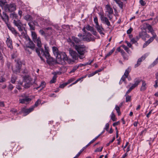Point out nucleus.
Instances as JSON below:
<instances>
[{"label": "nucleus", "instance_id": "nucleus-16", "mask_svg": "<svg viewBox=\"0 0 158 158\" xmlns=\"http://www.w3.org/2000/svg\"><path fill=\"white\" fill-rule=\"evenodd\" d=\"M95 28L101 34H104L103 33V31L104 30V28L102 27L101 25H100L98 24L95 26Z\"/></svg>", "mask_w": 158, "mask_h": 158}, {"label": "nucleus", "instance_id": "nucleus-54", "mask_svg": "<svg viewBox=\"0 0 158 158\" xmlns=\"http://www.w3.org/2000/svg\"><path fill=\"white\" fill-rule=\"evenodd\" d=\"M139 2L141 5L143 6H144L146 3L143 0H140Z\"/></svg>", "mask_w": 158, "mask_h": 158}, {"label": "nucleus", "instance_id": "nucleus-63", "mask_svg": "<svg viewBox=\"0 0 158 158\" xmlns=\"http://www.w3.org/2000/svg\"><path fill=\"white\" fill-rule=\"evenodd\" d=\"M123 48L126 51H127L128 48L125 45H123L122 46Z\"/></svg>", "mask_w": 158, "mask_h": 158}, {"label": "nucleus", "instance_id": "nucleus-52", "mask_svg": "<svg viewBox=\"0 0 158 158\" xmlns=\"http://www.w3.org/2000/svg\"><path fill=\"white\" fill-rule=\"evenodd\" d=\"M150 43L148 42V41H146L143 46V47L144 48L146 47Z\"/></svg>", "mask_w": 158, "mask_h": 158}, {"label": "nucleus", "instance_id": "nucleus-30", "mask_svg": "<svg viewBox=\"0 0 158 158\" xmlns=\"http://www.w3.org/2000/svg\"><path fill=\"white\" fill-rule=\"evenodd\" d=\"M93 61V60L91 61H89L88 62L85 63L84 64H80L78 66H79H79L80 67H82L83 66H85L86 65H90L92 63V62Z\"/></svg>", "mask_w": 158, "mask_h": 158}, {"label": "nucleus", "instance_id": "nucleus-2", "mask_svg": "<svg viewBox=\"0 0 158 158\" xmlns=\"http://www.w3.org/2000/svg\"><path fill=\"white\" fill-rule=\"evenodd\" d=\"M24 81L25 83L23 85L24 88L27 89L29 88L32 85H37V82L35 80L33 81V79L29 76H26L24 77Z\"/></svg>", "mask_w": 158, "mask_h": 158}, {"label": "nucleus", "instance_id": "nucleus-11", "mask_svg": "<svg viewBox=\"0 0 158 158\" xmlns=\"http://www.w3.org/2000/svg\"><path fill=\"white\" fill-rule=\"evenodd\" d=\"M13 23L15 25L18 27L19 30L20 31H22L23 30L22 28V24L20 21L18 19L17 20H14Z\"/></svg>", "mask_w": 158, "mask_h": 158}, {"label": "nucleus", "instance_id": "nucleus-33", "mask_svg": "<svg viewBox=\"0 0 158 158\" xmlns=\"http://www.w3.org/2000/svg\"><path fill=\"white\" fill-rule=\"evenodd\" d=\"M148 29L152 34H156L153 32V29L152 28V27L150 25H149L148 26Z\"/></svg>", "mask_w": 158, "mask_h": 158}, {"label": "nucleus", "instance_id": "nucleus-27", "mask_svg": "<svg viewBox=\"0 0 158 158\" xmlns=\"http://www.w3.org/2000/svg\"><path fill=\"white\" fill-rule=\"evenodd\" d=\"M28 25L30 27V29L31 30H34L35 29V26L33 23L30 22L28 23Z\"/></svg>", "mask_w": 158, "mask_h": 158}, {"label": "nucleus", "instance_id": "nucleus-22", "mask_svg": "<svg viewBox=\"0 0 158 158\" xmlns=\"http://www.w3.org/2000/svg\"><path fill=\"white\" fill-rule=\"evenodd\" d=\"M28 45H26L27 46H29L31 47L32 48H35V44L33 43V42L31 40L30 38H28Z\"/></svg>", "mask_w": 158, "mask_h": 158}, {"label": "nucleus", "instance_id": "nucleus-44", "mask_svg": "<svg viewBox=\"0 0 158 158\" xmlns=\"http://www.w3.org/2000/svg\"><path fill=\"white\" fill-rule=\"evenodd\" d=\"M16 77L15 76H13L12 77L11 79V82L12 83H14L16 80Z\"/></svg>", "mask_w": 158, "mask_h": 158}, {"label": "nucleus", "instance_id": "nucleus-34", "mask_svg": "<svg viewBox=\"0 0 158 158\" xmlns=\"http://www.w3.org/2000/svg\"><path fill=\"white\" fill-rule=\"evenodd\" d=\"M115 48H113L111 50L110 52H109L106 55V57H107V56H110L113 52L115 51Z\"/></svg>", "mask_w": 158, "mask_h": 158}, {"label": "nucleus", "instance_id": "nucleus-19", "mask_svg": "<svg viewBox=\"0 0 158 158\" xmlns=\"http://www.w3.org/2000/svg\"><path fill=\"white\" fill-rule=\"evenodd\" d=\"M24 48L27 52V53H28L29 54H31L32 51H33L35 48H32L29 46H27L26 45L24 47Z\"/></svg>", "mask_w": 158, "mask_h": 158}, {"label": "nucleus", "instance_id": "nucleus-13", "mask_svg": "<svg viewBox=\"0 0 158 158\" xmlns=\"http://www.w3.org/2000/svg\"><path fill=\"white\" fill-rule=\"evenodd\" d=\"M141 80L139 78H136L135 80V83L132 84L130 88L132 90L135 88L137 87L141 81Z\"/></svg>", "mask_w": 158, "mask_h": 158}, {"label": "nucleus", "instance_id": "nucleus-46", "mask_svg": "<svg viewBox=\"0 0 158 158\" xmlns=\"http://www.w3.org/2000/svg\"><path fill=\"white\" fill-rule=\"evenodd\" d=\"M100 135H99L98 136L96 137L95 138H94V139H93L92 140H91L88 144V145L90 144L91 143H93V142H94L96 140L97 138Z\"/></svg>", "mask_w": 158, "mask_h": 158}, {"label": "nucleus", "instance_id": "nucleus-9", "mask_svg": "<svg viewBox=\"0 0 158 158\" xmlns=\"http://www.w3.org/2000/svg\"><path fill=\"white\" fill-rule=\"evenodd\" d=\"M6 11L9 12H12L16 10V6L13 3L7 4L5 7Z\"/></svg>", "mask_w": 158, "mask_h": 158}, {"label": "nucleus", "instance_id": "nucleus-60", "mask_svg": "<svg viewBox=\"0 0 158 158\" xmlns=\"http://www.w3.org/2000/svg\"><path fill=\"white\" fill-rule=\"evenodd\" d=\"M109 124L108 123H107L106 125V127L105 129L106 130V131H108L109 129Z\"/></svg>", "mask_w": 158, "mask_h": 158}, {"label": "nucleus", "instance_id": "nucleus-12", "mask_svg": "<svg viewBox=\"0 0 158 158\" xmlns=\"http://www.w3.org/2000/svg\"><path fill=\"white\" fill-rule=\"evenodd\" d=\"M31 100V99L29 97H26L23 98H20L19 99V102L21 103L27 104Z\"/></svg>", "mask_w": 158, "mask_h": 158}, {"label": "nucleus", "instance_id": "nucleus-15", "mask_svg": "<svg viewBox=\"0 0 158 158\" xmlns=\"http://www.w3.org/2000/svg\"><path fill=\"white\" fill-rule=\"evenodd\" d=\"M34 108V106H32L31 107L28 109H26L25 108H22V110L23 112L27 114L33 111Z\"/></svg>", "mask_w": 158, "mask_h": 158}, {"label": "nucleus", "instance_id": "nucleus-62", "mask_svg": "<svg viewBox=\"0 0 158 158\" xmlns=\"http://www.w3.org/2000/svg\"><path fill=\"white\" fill-rule=\"evenodd\" d=\"M131 42L133 43L134 44L137 42L134 38H132L131 39Z\"/></svg>", "mask_w": 158, "mask_h": 158}, {"label": "nucleus", "instance_id": "nucleus-43", "mask_svg": "<svg viewBox=\"0 0 158 158\" xmlns=\"http://www.w3.org/2000/svg\"><path fill=\"white\" fill-rule=\"evenodd\" d=\"M40 103V101L39 99L37 101L35 102L34 105L33 106H34V107H37L38 105Z\"/></svg>", "mask_w": 158, "mask_h": 158}, {"label": "nucleus", "instance_id": "nucleus-28", "mask_svg": "<svg viewBox=\"0 0 158 158\" xmlns=\"http://www.w3.org/2000/svg\"><path fill=\"white\" fill-rule=\"evenodd\" d=\"M45 83L44 82H42L40 85L38 87L36 88V89H38L39 88L42 87L41 89H43L45 86Z\"/></svg>", "mask_w": 158, "mask_h": 158}, {"label": "nucleus", "instance_id": "nucleus-35", "mask_svg": "<svg viewBox=\"0 0 158 158\" xmlns=\"http://www.w3.org/2000/svg\"><path fill=\"white\" fill-rule=\"evenodd\" d=\"M158 63V60H155L153 62L152 64L151 65H150L149 67L150 68H151L154 66L156 64Z\"/></svg>", "mask_w": 158, "mask_h": 158}, {"label": "nucleus", "instance_id": "nucleus-49", "mask_svg": "<svg viewBox=\"0 0 158 158\" xmlns=\"http://www.w3.org/2000/svg\"><path fill=\"white\" fill-rule=\"evenodd\" d=\"M131 97L130 96H129V95L126 96V102H128L129 101H130L131 100Z\"/></svg>", "mask_w": 158, "mask_h": 158}, {"label": "nucleus", "instance_id": "nucleus-38", "mask_svg": "<svg viewBox=\"0 0 158 158\" xmlns=\"http://www.w3.org/2000/svg\"><path fill=\"white\" fill-rule=\"evenodd\" d=\"M142 62V60H138L137 63L135 65V67L136 68L138 67L141 64Z\"/></svg>", "mask_w": 158, "mask_h": 158}, {"label": "nucleus", "instance_id": "nucleus-4", "mask_svg": "<svg viewBox=\"0 0 158 158\" xmlns=\"http://www.w3.org/2000/svg\"><path fill=\"white\" fill-rule=\"evenodd\" d=\"M74 48L79 54L78 56L79 58L80 59L84 58L85 57L84 54L86 52L85 46L83 45H76Z\"/></svg>", "mask_w": 158, "mask_h": 158}, {"label": "nucleus", "instance_id": "nucleus-55", "mask_svg": "<svg viewBox=\"0 0 158 158\" xmlns=\"http://www.w3.org/2000/svg\"><path fill=\"white\" fill-rule=\"evenodd\" d=\"M125 43H126L128 47L129 48H131V47L132 45L129 42L127 41H125Z\"/></svg>", "mask_w": 158, "mask_h": 158}, {"label": "nucleus", "instance_id": "nucleus-1", "mask_svg": "<svg viewBox=\"0 0 158 158\" xmlns=\"http://www.w3.org/2000/svg\"><path fill=\"white\" fill-rule=\"evenodd\" d=\"M52 49L53 52L56 59H67V56L65 52H60L58 48L55 47H53Z\"/></svg>", "mask_w": 158, "mask_h": 158}, {"label": "nucleus", "instance_id": "nucleus-8", "mask_svg": "<svg viewBox=\"0 0 158 158\" xmlns=\"http://www.w3.org/2000/svg\"><path fill=\"white\" fill-rule=\"evenodd\" d=\"M101 21L102 22L106 24L108 26H110V23L108 20V18L104 16V12L103 10L101 11L98 13Z\"/></svg>", "mask_w": 158, "mask_h": 158}, {"label": "nucleus", "instance_id": "nucleus-37", "mask_svg": "<svg viewBox=\"0 0 158 158\" xmlns=\"http://www.w3.org/2000/svg\"><path fill=\"white\" fill-rule=\"evenodd\" d=\"M73 40L74 41L77 43H79L80 42V40L78 38L74 37H72Z\"/></svg>", "mask_w": 158, "mask_h": 158}, {"label": "nucleus", "instance_id": "nucleus-39", "mask_svg": "<svg viewBox=\"0 0 158 158\" xmlns=\"http://www.w3.org/2000/svg\"><path fill=\"white\" fill-rule=\"evenodd\" d=\"M86 29L88 31H93V29H94V28L89 26V25H87L85 27Z\"/></svg>", "mask_w": 158, "mask_h": 158}, {"label": "nucleus", "instance_id": "nucleus-50", "mask_svg": "<svg viewBox=\"0 0 158 158\" xmlns=\"http://www.w3.org/2000/svg\"><path fill=\"white\" fill-rule=\"evenodd\" d=\"M52 74L54 75V76H56L57 75L61 74V73L59 72H54L52 73Z\"/></svg>", "mask_w": 158, "mask_h": 158}, {"label": "nucleus", "instance_id": "nucleus-64", "mask_svg": "<svg viewBox=\"0 0 158 158\" xmlns=\"http://www.w3.org/2000/svg\"><path fill=\"white\" fill-rule=\"evenodd\" d=\"M0 2L2 4H4L6 3V0H0Z\"/></svg>", "mask_w": 158, "mask_h": 158}, {"label": "nucleus", "instance_id": "nucleus-3", "mask_svg": "<svg viewBox=\"0 0 158 158\" xmlns=\"http://www.w3.org/2000/svg\"><path fill=\"white\" fill-rule=\"evenodd\" d=\"M47 63L50 65H52L56 64L64 65L66 62L69 64L72 63L74 62V60H47Z\"/></svg>", "mask_w": 158, "mask_h": 158}, {"label": "nucleus", "instance_id": "nucleus-31", "mask_svg": "<svg viewBox=\"0 0 158 158\" xmlns=\"http://www.w3.org/2000/svg\"><path fill=\"white\" fill-rule=\"evenodd\" d=\"M153 36L151 38H150L148 41V42L150 43L152 42L154 40V39L156 37V34H152Z\"/></svg>", "mask_w": 158, "mask_h": 158}, {"label": "nucleus", "instance_id": "nucleus-53", "mask_svg": "<svg viewBox=\"0 0 158 158\" xmlns=\"http://www.w3.org/2000/svg\"><path fill=\"white\" fill-rule=\"evenodd\" d=\"M6 81V79L5 78L2 77H0V82H4Z\"/></svg>", "mask_w": 158, "mask_h": 158}, {"label": "nucleus", "instance_id": "nucleus-18", "mask_svg": "<svg viewBox=\"0 0 158 158\" xmlns=\"http://www.w3.org/2000/svg\"><path fill=\"white\" fill-rule=\"evenodd\" d=\"M142 81V84L140 88V90L141 91H145L147 88V84L146 82L144 80L141 81Z\"/></svg>", "mask_w": 158, "mask_h": 158}, {"label": "nucleus", "instance_id": "nucleus-48", "mask_svg": "<svg viewBox=\"0 0 158 158\" xmlns=\"http://www.w3.org/2000/svg\"><path fill=\"white\" fill-rule=\"evenodd\" d=\"M103 147L101 148H97L94 151L95 152H101L102 150Z\"/></svg>", "mask_w": 158, "mask_h": 158}, {"label": "nucleus", "instance_id": "nucleus-56", "mask_svg": "<svg viewBox=\"0 0 158 158\" xmlns=\"http://www.w3.org/2000/svg\"><path fill=\"white\" fill-rule=\"evenodd\" d=\"M13 86L12 85L10 84L8 87V89L10 90H11L13 89Z\"/></svg>", "mask_w": 158, "mask_h": 158}, {"label": "nucleus", "instance_id": "nucleus-32", "mask_svg": "<svg viewBox=\"0 0 158 158\" xmlns=\"http://www.w3.org/2000/svg\"><path fill=\"white\" fill-rule=\"evenodd\" d=\"M116 2L118 5V6L121 9H123V3L122 2L119 1V0Z\"/></svg>", "mask_w": 158, "mask_h": 158}, {"label": "nucleus", "instance_id": "nucleus-10", "mask_svg": "<svg viewBox=\"0 0 158 158\" xmlns=\"http://www.w3.org/2000/svg\"><path fill=\"white\" fill-rule=\"evenodd\" d=\"M131 70V68L130 67H128L126 70L124 75H123L121 79V81H124V83L126 84V82L125 81L126 78L127 77L129 73L130 72Z\"/></svg>", "mask_w": 158, "mask_h": 158}, {"label": "nucleus", "instance_id": "nucleus-40", "mask_svg": "<svg viewBox=\"0 0 158 158\" xmlns=\"http://www.w3.org/2000/svg\"><path fill=\"white\" fill-rule=\"evenodd\" d=\"M115 109L116 110L117 112L118 113V115H120L121 114L120 111V108L119 107L116 105L115 106Z\"/></svg>", "mask_w": 158, "mask_h": 158}, {"label": "nucleus", "instance_id": "nucleus-6", "mask_svg": "<svg viewBox=\"0 0 158 158\" xmlns=\"http://www.w3.org/2000/svg\"><path fill=\"white\" fill-rule=\"evenodd\" d=\"M45 51H44L43 49L41 48H40L39 51L41 52L40 53L41 55L44 56L46 59H53L51 57L49 53L48 52V48L46 46V45H44Z\"/></svg>", "mask_w": 158, "mask_h": 158}, {"label": "nucleus", "instance_id": "nucleus-59", "mask_svg": "<svg viewBox=\"0 0 158 158\" xmlns=\"http://www.w3.org/2000/svg\"><path fill=\"white\" fill-rule=\"evenodd\" d=\"M117 50L119 52H121V53H123L124 52L123 50L120 48V47H119L117 48Z\"/></svg>", "mask_w": 158, "mask_h": 158}, {"label": "nucleus", "instance_id": "nucleus-51", "mask_svg": "<svg viewBox=\"0 0 158 158\" xmlns=\"http://www.w3.org/2000/svg\"><path fill=\"white\" fill-rule=\"evenodd\" d=\"M148 54H144V55H143L141 58H140V59H145L147 57V56H148Z\"/></svg>", "mask_w": 158, "mask_h": 158}, {"label": "nucleus", "instance_id": "nucleus-7", "mask_svg": "<svg viewBox=\"0 0 158 158\" xmlns=\"http://www.w3.org/2000/svg\"><path fill=\"white\" fill-rule=\"evenodd\" d=\"M35 43L37 44V46L38 47L35 49L36 52L37 53L38 56H40V59H42V56H41L40 52L39 51L40 48H41L42 46V44L41 41L40 39L38 37L37 39L34 41Z\"/></svg>", "mask_w": 158, "mask_h": 158}, {"label": "nucleus", "instance_id": "nucleus-23", "mask_svg": "<svg viewBox=\"0 0 158 158\" xmlns=\"http://www.w3.org/2000/svg\"><path fill=\"white\" fill-rule=\"evenodd\" d=\"M84 40L87 41H93L94 40V36L89 37L87 36H85L84 38Z\"/></svg>", "mask_w": 158, "mask_h": 158}, {"label": "nucleus", "instance_id": "nucleus-17", "mask_svg": "<svg viewBox=\"0 0 158 158\" xmlns=\"http://www.w3.org/2000/svg\"><path fill=\"white\" fill-rule=\"evenodd\" d=\"M105 8L106 10V12H108L109 15H110L113 13V10L109 5H106Z\"/></svg>", "mask_w": 158, "mask_h": 158}, {"label": "nucleus", "instance_id": "nucleus-47", "mask_svg": "<svg viewBox=\"0 0 158 158\" xmlns=\"http://www.w3.org/2000/svg\"><path fill=\"white\" fill-rule=\"evenodd\" d=\"M94 22L96 24V26L99 24L98 21V19L97 17H96L94 18Z\"/></svg>", "mask_w": 158, "mask_h": 158}, {"label": "nucleus", "instance_id": "nucleus-20", "mask_svg": "<svg viewBox=\"0 0 158 158\" xmlns=\"http://www.w3.org/2000/svg\"><path fill=\"white\" fill-rule=\"evenodd\" d=\"M6 43L8 47L11 49H13L12 42L11 40L9 38H7L6 41Z\"/></svg>", "mask_w": 158, "mask_h": 158}, {"label": "nucleus", "instance_id": "nucleus-5", "mask_svg": "<svg viewBox=\"0 0 158 158\" xmlns=\"http://www.w3.org/2000/svg\"><path fill=\"white\" fill-rule=\"evenodd\" d=\"M15 66L12 68L13 72L16 74H18L20 72V69L23 64H24V61L21 60H15Z\"/></svg>", "mask_w": 158, "mask_h": 158}, {"label": "nucleus", "instance_id": "nucleus-36", "mask_svg": "<svg viewBox=\"0 0 158 158\" xmlns=\"http://www.w3.org/2000/svg\"><path fill=\"white\" fill-rule=\"evenodd\" d=\"M57 76H54L52 77V79L50 81V83H55L56 80V78Z\"/></svg>", "mask_w": 158, "mask_h": 158}, {"label": "nucleus", "instance_id": "nucleus-45", "mask_svg": "<svg viewBox=\"0 0 158 158\" xmlns=\"http://www.w3.org/2000/svg\"><path fill=\"white\" fill-rule=\"evenodd\" d=\"M40 33L42 35L45 36V34L44 31L42 29L40 30L39 31Z\"/></svg>", "mask_w": 158, "mask_h": 158}, {"label": "nucleus", "instance_id": "nucleus-57", "mask_svg": "<svg viewBox=\"0 0 158 158\" xmlns=\"http://www.w3.org/2000/svg\"><path fill=\"white\" fill-rule=\"evenodd\" d=\"M132 28L131 27H130L129 29L128 30H127V33L128 34H130L132 31Z\"/></svg>", "mask_w": 158, "mask_h": 158}, {"label": "nucleus", "instance_id": "nucleus-14", "mask_svg": "<svg viewBox=\"0 0 158 158\" xmlns=\"http://www.w3.org/2000/svg\"><path fill=\"white\" fill-rule=\"evenodd\" d=\"M69 53L73 58L76 59L78 57V55L76 52L72 49H69Z\"/></svg>", "mask_w": 158, "mask_h": 158}, {"label": "nucleus", "instance_id": "nucleus-21", "mask_svg": "<svg viewBox=\"0 0 158 158\" xmlns=\"http://www.w3.org/2000/svg\"><path fill=\"white\" fill-rule=\"evenodd\" d=\"M7 26L8 29L12 32L15 35L17 34V32L16 30L13 27H11L10 24H7Z\"/></svg>", "mask_w": 158, "mask_h": 158}, {"label": "nucleus", "instance_id": "nucleus-29", "mask_svg": "<svg viewBox=\"0 0 158 158\" xmlns=\"http://www.w3.org/2000/svg\"><path fill=\"white\" fill-rule=\"evenodd\" d=\"M10 17L12 18V19L17 20V15L15 13H11L10 14Z\"/></svg>", "mask_w": 158, "mask_h": 158}, {"label": "nucleus", "instance_id": "nucleus-24", "mask_svg": "<svg viewBox=\"0 0 158 158\" xmlns=\"http://www.w3.org/2000/svg\"><path fill=\"white\" fill-rule=\"evenodd\" d=\"M146 35V32L144 31H142L139 33V37L142 38L143 40H145V38Z\"/></svg>", "mask_w": 158, "mask_h": 158}, {"label": "nucleus", "instance_id": "nucleus-25", "mask_svg": "<svg viewBox=\"0 0 158 158\" xmlns=\"http://www.w3.org/2000/svg\"><path fill=\"white\" fill-rule=\"evenodd\" d=\"M24 19L27 21H31L32 19V17L29 15H27L24 16Z\"/></svg>", "mask_w": 158, "mask_h": 158}, {"label": "nucleus", "instance_id": "nucleus-26", "mask_svg": "<svg viewBox=\"0 0 158 158\" xmlns=\"http://www.w3.org/2000/svg\"><path fill=\"white\" fill-rule=\"evenodd\" d=\"M31 33L32 39L33 41H34L35 40L37 39L36 34L35 32L33 31H31Z\"/></svg>", "mask_w": 158, "mask_h": 158}, {"label": "nucleus", "instance_id": "nucleus-42", "mask_svg": "<svg viewBox=\"0 0 158 158\" xmlns=\"http://www.w3.org/2000/svg\"><path fill=\"white\" fill-rule=\"evenodd\" d=\"M111 118L113 121H114L116 120V118L115 117V115L114 114L113 112H112L111 113Z\"/></svg>", "mask_w": 158, "mask_h": 158}, {"label": "nucleus", "instance_id": "nucleus-58", "mask_svg": "<svg viewBox=\"0 0 158 158\" xmlns=\"http://www.w3.org/2000/svg\"><path fill=\"white\" fill-rule=\"evenodd\" d=\"M103 69V68H102L100 69H99L98 70H96L94 72L96 74V73H98V72H100L102 71Z\"/></svg>", "mask_w": 158, "mask_h": 158}, {"label": "nucleus", "instance_id": "nucleus-61", "mask_svg": "<svg viewBox=\"0 0 158 158\" xmlns=\"http://www.w3.org/2000/svg\"><path fill=\"white\" fill-rule=\"evenodd\" d=\"M86 75L83 76V77H82L80 78H79V79H78L77 80V82L81 80V81H82V80L84 78H85L86 77Z\"/></svg>", "mask_w": 158, "mask_h": 158}, {"label": "nucleus", "instance_id": "nucleus-41", "mask_svg": "<svg viewBox=\"0 0 158 158\" xmlns=\"http://www.w3.org/2000/svg\"><path fill=\"white\" fill-rule=\"evenodd\" d=\"M79 67V66H75L74 67L73 69L69 72V73H72L74 72Z\"/></svg>", "mask_w": 158, "mask_h": 158}]
</instances>
